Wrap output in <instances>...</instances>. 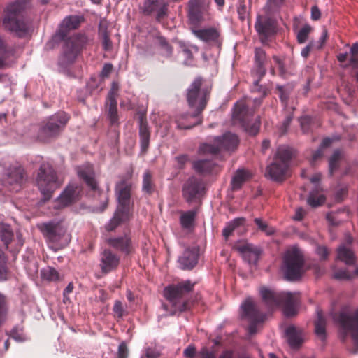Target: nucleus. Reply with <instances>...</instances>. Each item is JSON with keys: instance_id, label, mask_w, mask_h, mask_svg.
<instances>
[{"instance_id": "nucleus-1", "label": "nucleus", "mask_w": 358, "mask_h": 358, "mask_svg": "<svg viewBox=\"0 0 358 358\" xmlns=\"http://www.w3.org/2000/svg\"><path fill=\"white\" fill-rule=\"evenodd\" d=\"M252 92H259L261 97L246 99L238 101L233 111V122L234 124H239L246 132L250 135H256L259 129L260 122L259 117L253 118L254 108H250L252 103L255 106H259L263 97L266 95V90L259 86V80H255L252 87Z\"/></svg>"}, {"instance_id": "nucleus-2", "label": "nucleus", "mask_w": 358, "mask_h": 358, "mask_svg": "<svg viewBox=\"0 0 358 358\" xmlns=\"http://www.w3.org/2000/svg\"><path fill=\"white\" fill-rule=\"evenodd\" d=\"M259 292L262 300L269 308L274 309L282 306L285 316L292 317L296 314L299 303L296 293H277L266 287H262Z\"/></svg>"}, {"instance_id": "nucleus-3", "label": "nucleus", "mask_w": 358, "mask_h": 358, "mask_svg": "<svg viewBox=\"0 0 358 358\" xmlns=\"http://www.w3.org/2000/svg\"><path fill=\"white\" fill-rule=\"evenodd\" d=\"M118 205L113 217L106 225L107 231L114 230L120 224L127 222L131 215L130 206L131 184L122 180L116 185Z\"/></svg>"}, {"instance_id": "nucleus-4", "label": "nucleus", "mask_w": 358, "mask_h": 358, "mask_svg": "<svg viewBox=\"0 0 358 358\" xmlns=\"http://www.w3.org/2000/svg\"><path fill=\"white\" fill-rule=\"evenodd\" d=\"M29 0H17L8 4L2 20L3 27L20 36L28 31V24L23 15Z\"/></svg>"}, {"instance_id": "nucleus-5", "label": "nucleus", "mask_w": 358, "mask_h": 358, "mask_svg": "<svg viewBox=\"0 0 358 358\" xmlns=\"http://www.w3.org/2000/svg\"><path fill=\"white\" fill-rule=\"evenodd\" d=\"M292 150L285 145L280 146L273 162L267 167V173L273 180H282L288 173Z\"/></svg>"}, {"instance_id": "nucleus-6", "label": "nucleus", "mask_w": 358, "mask_h": 358, "mask_svg": "<svg viewBox=\"0 0 358 358\" xmlns=\"http://www.w3.org/2000/svg\"><path fill=\"white\" fill-rule=\"evenodd\" d=\"M303 256L302 252L293 247L287 250L283 259L282 270L286 279L295 280L303 273Z\"/></svg>"}, {"instance_id": "nucleus-7", "label": "nucleus", "mask_w": 358, "mask_h": 358, "mask_svg": "<svg viewBox=\"0 0 358 358\" xmlns=\"http://www.w3.org/2000/svg\"><path fill=\"white\" fill-rule=\"evenodd\" d=\"M69 120L65 112H59L50 116L38 129L37 138L41 141H48L57 136L64 128Z\"/></svg>"}, {"instance_id": "nucleus-8", "label": "nucleus", "mask_w": 358, "mask_h": 358, "mask_svg": "<svg viewBox=\"0 0 358 358\" xmlns=\"http://www.w3.org/2000/svg\"><path fill=\"white\" fill-rule=\"evenodd\" d=\"M37 185L44 196L45 199H49L52 193L59 187L62 182L59 181L51 166L48 164L41 165L36 178Z\"/></svg>"}, {"instance_id": "nucleus-9", "label": "nucleus", "mask_w": 358, "mask_h": 358, "mask_svg": "<svg viewBox=\"0 0 358 358\" xmlns=\"http://www.w3.org/2000/svg\"><path fill=\"white\" fill-rule=\"evenodd\" d=\"M209 92L208 87H203L200 78H196L189 86L187 90V101L190 107L195 108V115L201 113L204 109Z\"/></svg>"}, {"instance_id": "nucleus-10", "label": "nucleus", "mask_w": 358, "mask_h": 358, "mask_svg": "<svg viewBox=\"0 0 358 358\" xmlns=\"http://www.w3.org/2000/svg\"><path fill=\"white\" fill-rule=\"evenodd\" d=\"M38 229L48 242L63 246L71 241V236L66 228L59 223H43L38 225Z\"/></svg>"}, {"instance_id": "nucleus-11", "label": "nucleus", "mask_w": 358, "mask_h": 358, "mask_svg": "<svg viewBox=\"0 0 358 358\" xmlns=\"http://www.w3.org/2000/svg\"><path fill=\"white\" fill-rule=\"evenodd\" d=\"M87 43L85 35H75L65 41L60 62L66 65L73 63Z\"/></svg>"}, {"instance_id": "nucleus-12", "label": "nucleus", "mask_w": 358, "mask_h": 358, "mask_svg": "<svg viewBox=\"0 0 358 358\" xmlns=\"http://www.w3.org/2000/svg\"><path fill=\"white\" fill-rule=\"evenodd\" d=\"M238 144V138L236 134L230 132L222 136L215 137L213 144L204 143L200 146L199 152L202 154H215L222 150H234Z\"/></svg>"}, {"instance_id": "nucleus-13", "label": "nucleus", "mask_w": 358, "mask_h": 358, "mask_svg": "<svg viewBox=\"0 0 358 358\" xmlns=\"http://www.w3.org/2000/svg\"><path fill=\"white\" fill-rule=\"evenodd\" d=\"M193 285L190 281L187 280L177 285L166 287L164 291V296L176 310L183 311L185 310V304L182 301V298L185 293L189 292L192 289Z\"/></svg>"}, {"instance_id": "nucleus-14", "label": "nucleus", "mask_w": 358, "mask_h": 358, "mask_svg": "<svg viewBox=\"0 0 358 358\" xmlns=\"http://www.w3.org/2000/svg\"><path fill=\"white\" fill-rule=\"evenodd\" d=\"M82 188L76 182H71L63 190L55 200L53 207L60 210L69 207L77 202L80 197Z\"/></svg>"}, {"instance_id": "nucleus-15", "label": "nucleus", "mask_w": 358, "mask_h": 358, "mask_svg": "<svg viewBox=\"0 0 358 358\" xmlns=\"http://www.w3.org/2000/svg\"><path fill=\"white\" fill-rule=\"evenodd\" d=\"M346 334H350L358 345V308L352 314L343 311L334 318Z\"/></svg>"}, {"instance_id": "nucleus-16", "label": "nucleus", "mask_w": 358, "mask_h": 358, "mask_svg": "<svg viewBox=\"0 0 358 358\" xmlns=\"http://www.w3.org/2000/svg\"><path fill=\"white\" fill-rule=\"evenodd\" d=\"M242 316L247 317L250 324L248 327L250 334H253L257 331V324L261 323L264 320V315L260 314L256 303L251 298L247 299L241 305Z\"/></svg>"}, {"instance_id": "nucleus-17", "label": "nucleus", "mask_w": 358, "mask_h": 358, "mask_svg": "<svg viewBox=\"0 0 358 358\" xmlns=\"http://www.w3.org/2000/svg\"><path fill=\"white\" fill-rule=\"evenodd\" d=\"M24 178L23 168L15 164L9 166L3 174V185L10 186V190L17 192Z\"/></svg>"}, {"instance_id": "nucleus-18", "label": "nucleus", "mask_w": 358, "mask_h": 358, "mask_svg": "<svg viewBox=\"0 0 358 358\" xmlns=\"http://www.w3.org/2000/svg\"><path fill=\"white\" fill-rule=\"evenodd\" d=\"M234 248L242 256L243 259L249 264H255L260 255V249L246 241H238L236 243Z\"/></svg>"}, {"instance_id": "nucleus-19", "label": "nucleus", "mask_w": 358, "mask_h": 358, "mask_svg": "<svg viewBox=\"0 0 358 358\" xmlns=\"http://www.w3.org/2000/svg\"><path fill=\"white\" fill-rule=\"evenodd\" d=\"M143 9L148 15L155 14L157 20L160 21L167 15L168 2L166 0H145Z\"/></svg>"}, {"instance_id": "nucleus-20", "label": "nucleus", "mask_w": 358, "mask_h": 358, "mask_svg": "<svg viewBox=\"0 0 358 358\" xmlns=\"http://www.w3.org/2000/svg\"><path fill=\"white\" fill-rule=\"evenodd\" d=\"M255 27L262 43L275 31V20L268 16H259Z\"/></svg>"}, {"instance_id": "nucleus-21", "label": "nucleus", "mask_w": 358, "mask_h": 358, "mask_svg": "<svg viewBox=\"0 0 358 358\" xmlns=\"http://www.w3.org/2000/svg\"><path fill=\"white\" fill-rule=\"evenodd\" d=\"M194 34L201 41L213 44L220 48L222 43L220 31L214 27L194 29Z\"/></svg>"}, {"instance_id": "nucleus-22", "label": "nucleus", "mask_w": 358, "mask_h": 358, "mask_svg": "<svg viewBox=\"0 0 358 358\" xmlns=\"http://www.w3.org/2000/svg\"><path fill=\"white\" fill-rule=\"evenodd\" d=\"M198 257L199 249L197 248H187L178 258L179 267L183 270L192 269L198 262Z\"/></svg>"}, {"instance_id": "nucleus-23", "label": "nucleus", "mask_w": 358, "mask_h": 358, "mask_svg": "<svg viewBox=\"0 0 358 358\" xmlns=\"http://www.w3.org/2000/svg\"><path fill=\"white\" fill-rule=\"evenodd\" d=\"M202 189L201 182L197 178L192 177L184 185L183 196L187 202H191L197 197Z\"/></svg>"}, {"instance_id": "nucleus-24", "label": "nucleus", "mask_w": 358, "mask_h": 358, "mask_svg": "<svg viewBox=\"0 0 358 358\" xmlns=\"http://www.w3.org/2000/svg\"><path fill=\"white\" fill-rule=\"evenodd\" d=\"M265 51L262 48H256L255 51V66L252 73L259 78L263 77L266 73L265 64L266 62Z\"/></svg>"}, {"instance_id": "nucleus-25", "label": "nucleus", "mask_w": 358, "mask_h": 358, "mask_svg": "<svg viewBox=\"0 0 358 358\" xmlns=\"http://www.w3.org/2000/svg\"><path fill=\"white\" fill-rule=\"evenodd\" d=\"M14 55V50L7 47L0 36V70L6 69L11 66L13 63L12 57Z\"/></svg>"}, {"instance_id": "nucleus-26", "label": "nucleus", "mask_w": 358, "mask_h": 358, "mask_svg": "<svg viewBox=\"0 0 358 358\" xmlns=\"http://www.w3.org/2000/svg\"><path fill=\"white\" fill-rule=\"evenodd\" d=\"M82 19L81 17L77 15L66 17L60 24L57 34L61 37H64L67 31L77 29L79 27Z\"/></svg>"}, {"instance_id": "nucleus-27", "label": "nucleus", "mask_w": 358, "mask_h": 358, "mask_svg": "<svg viewBox=\"0 0 358 358\" xmlns=\"http://www.w3.org/2000/svg\"><path fill=\"white\" fill-rule=\"evenodd\" d=\"M77 172L79 177L83 179L92 189L95 190L96 189V182L94 178V171L91 164H86L79 166Z\"/></svg>"}, {"instance_id": "nucleus-28", "label": "nucleus", "mask_w": 358, "mask_h": 358, "mask_svg": "<svg viewBox=\"0 0 358 358\" xmlns=\"http://www.w3.org/2000/svg\"><path fill=\"white\" fill-rule=\"evenodd\" d=\"M119 263V259L109 250H105L101 259V270L108 273L114 269Z\"/></svg>"}, {"instance_id": "nucleus-29", "label": "nucleus", "mask_w": 358, "mask_h": 358, "mask_svg": "<svg viewBox=\"0 0 358 358\" xmlns=\"http://www.w3.org/2000/svg\"><path fill=\"white\" fill-rule=\"evenodd\" d=\"M286 335L288 343L292 348H298L303 341V331L294 326H290L287 329Z\"/></svg>"}, {"instance_id": "nucleus-30", "label": "nucleus", "mask_w": 358, "mask_h": 358, "mask_svg": "<svg viewBox=\"0 0 358 358\" xmlns=\"http://www.w3.org/2000/svg\"><path fill=\"white\" fill-rule=\"evenodd\" d=\"M337 259L348 265L354 264L355 262L353 251L345 244H342L338 248Z\"/></svg>"}, {"instance_id": "nucleus-31", "label": "nucleus", "mask_w": 358, "mask_h": 358, "mask_svg": "<svg viewBox=\"0 0 358 358\" xmlns=\"http://www.w3.org/2000/svg\"><path fill=\"white\" fill-rule=\"evenodd\" d=\"M108 243L112 247L127 254L129 253L132 250L131 241L127 236L110 238Z\"/></svg>"}, {"instance_id": "nucleus-32", "label": "nucleus", "mask_w": 358, "mask_h": 358, "mask_svg": "<svg viewBox=\"0 0 358 358\" xmlns=\"http://www.w3.org/2000/svg\"><path fill=\"white\" fill-rule=\"evenodd\" d=\"M250 171L245 169H238L231 180V187L234 190L238 189L242 185L251 178Z\"/></svg>"}, {"instance_id": "nucleus-33", "label": "nucleus", "mask_w": 358, "mask_h": 358, "mask_svg": "<svg viewBox=\"0 0 358 358\" xmlns=\"http://www.w3.org/2000/svg\"><path fill=\"white\" fill-rule=\"evenodd\" d=\"M139 136L141 149L145 151L148 148L150 134L148 124L142 117L139 121Z\"/></svg>"}, {"instance_id": "nucleus-34", "label": "nucleus", "mask_w": 358, "mask_h": 358, "mask_svg": "<svg viewBox=\"0 0 358 358\" xmlns=\"http://www.w3.org/2000/svg\"><path fill=\"white\" fill-rule=\"evenodd\" d=\"M193 166L195 171L199 173H209L215 169L216 164L211 159H200L195 161Z\"/></svg>"}, {"instance_id": "nucleus-35", "label": "nucleus", "mask_w": 358, "mask_h": 358, "mask_svg": "<svg viewBox=\"0 0 358 358\" xmlns=\"http://www.w3.org/2000/svg\"><path fill=\"white\" fill-rule=\"evenodd\" d=\"M326 320L321 310H317V319L315 322V331L317 336L324 339L326 335Z\"/></svg>"}, {"instance_id": "nucleus-36", "label": "nucleus", "mask_w": 358, "mask_h": 358, "mask_svg": "<svg viewBox=\"0 0 358 358\" xmlns=\"http://www.w3.org/2000/svg\"><path fill=\"white\" fill-rule=\"evenodd\" d=\"M325 201V196L319 192L317 189H313L310 194L309 196L307 199V203L309 206L313 208L321 206Z\"/></svg>"}, {"instance_id": "nucleus-37", "label": "nucleus", "mask_w": 358, "mask_h": 358, "mask_svg": "<svg viewBox=\"0 0 358 358\" xmlns=\"http://www.w3.org/2000/svg\"><path fill=\"white\" fill-rule=\"evenodd\" d=\"M196 214L194 210H189L181 214L180 222L182 228L190 229L192 227Z\"/></svg>"}, {"instance_id": "nucleus-38", "label": "nucleus", "mask_w": 358, "mask_h": 358, "mask_svg": "<svg viewBox=\"0 0 358 358\" xmlns=\"http://www.w3.org/2000/svg\"><path fill=\"white\" fill-rule=\"evenodd\" d=\"M245 222V219L243 217L236 218L231 222H229L226 227L223 229L222 234L225 238H227L231 233L238 227L243 225Z\"/></svg>"}, {"instance_id": "nucleus-39", "label": "nucleus", "mask_w": 358, "mask_h": 358, "mask_svg": "<svg viewBox=\"0 0 358 358\" xmlns=\"http://www.w3.org/2000/svg\"><path fill=\"white\" fill-rule=\"evenodd\" d=\"M13 233L10 225L5 223H0V237L6 245H8L12 240Z\"/></svg>"}, {"instance_id": "nucleus-40", "label": "nucleus", "mask_w": 358, "mask_h": 358, "mask_svg": "<svg viewBox=\"0 0 358 358\" xmlns=\"http://www.w3.org/2000/svg\"><path fill=\"white\" fill-rule=\"evenodd\" d=\"M107 103L109 105L108 117L112 124H116L118 120L117 100L107 101Z\"/></svg>"}, {"instance_id": "nucleus-41", "label": "nucleus", "mask_w": 358, "mask_h": 358, "mask_svg": "<svg viewBox=\"0 0 358 358\" xmlns=\"http://www.w3.org/2000/svg\"><path fill=\"white\" fill-rule=\"evenodd\" d=\"M343 157V153L339 150H336L329 160V172L331 174L338 168V162Z\"/></svg>"}, {"instance_id": "nucleus-42", "label": "nucleus", "mask_w": 358, "mask_h": 358, "mask_svg": "<svg viewBox=\"0 0 358 358\" xmlns=\"http://www.w3.org/2000/svg\"><path fill=\"white\" fill-rule=\"evenodd\" d=\"M254 222L257 226L258 229L264 232L266 236H271L275 231L273 227L269 226L261 218L257 217L254 220Z\"/></svg>"}, {"instance_id": "nucleus-43", "label": "nucleus", "mask_w": 358, "mask_h": 358, "mask_svg": "<svg viewBox=\"0 0 358 358\" xmlns=\"http://www.w3.org/2000/svg\"><path fill=\"white\" fill-rule=\"evenodd\" d=\"M311 31L312 27L309 24H305L303 26V27L299 29L296 35L298 43L301 44L304 43L307 41L308 35Z\"/></svg>"}, {"instance_id": "nucleus-44", "label": "nucleus", "mask_w": 358, "mask_h": 358, "mask_svg": "<svg viewBox=\"0 0 358 358\" xmlns=\"http://www.w3.org/2000/svg\"><path fill=\"white\" fill-rule=\"evenodd\" d=\"M41 275L43 278L50 281H55L59 279V273L54 268L48 267L41 271Z\"/></svg>"}, {"instance_id": "nucleus-45", "label": "nucleus", "mask_w": 358, "mask_h": 358, "mask_svg": "<svg viewBox=\"0 0 358 358\" xmlns=\"http://www.w3.org/2000/svg\"><path fill=\"white\" fill-rule=\"evenodd\" d=\"M143 190L148 193H151L152 190V175L149 171H146L143 174Z\"/></svg>"}, {"instance_id": "nucleus-46", "label": "nucleus", "mask_w": 358, "mask_h": 358, "mask_svg": "<svg viewBox=\"0 0 358 358\" xmlns=\"http://www.w3.org/2000/svg\"><path fill=\"white\" fill-rule=\"evenodd\" d=\"M157 41L161 46L162 54L165 57H169L172 53V48L168 44L166 40L162 36H159L157 38Z\"/></svg>"}, {"instance_id": "nucleus-47", "label": "nucleus", "mask_w": 358, "mask_h": 358, "mask_svg": "<svg viewBox=\"0 0 358 358\" xmlns=\"http://www.w3.org/2000/svg\"><path fill=\"white\" fill-rule=\"evenodd\" d=\"M332 141L333 140L330 138H326L322 141L320 148L313 155V161L317 160L323 155V150L329 147L331 144Z\"/></svg>"}, {"instance_id": "nucleus-48", "label": "nucleus", "mask_w": 358, "mask_h": 358, "mask_svg": "<svg viewBox=\"0 0 358 358\" xmlns=\"http://www.w3.org/2000/svg\"><path fill=\"white\" fill-rule=\"evenodd\" d=\"M350 53V64L353 67H358V42L352 45Z\"/></svg>"}, {"instance_id": "nucleus-49", "label": "nucleus", "mask_w": 358, "mask_h": 358, "mask_svg": "<svg viewBox=\"0 0 358 358\" xmlns=\"http://www.w3.org/2000/svg\"><path fill=\"white\" fill-rule=\"evenodd\" d=\"M7 268L6 257L3 251L0 249V280L6 278Z\"/></svg>"}, {"instance_id": "nucleus-50", "label": "nucleus", "mask_w": 358, "mask_h": 358, "mask_svg": "<svg viewBox=\"0 0 358 358\" xmlns=\"http://www.w3.org/2000/svg\"><path fill=\"white\" fill-rule=\"evenodd\" d=\"M113 312H114L115 316L119 318L122 317L125 315L126 310L124 308L121 301H116L115 302V304L113 306Z\"/></svg>"}, {"instance_id": "nucleus-51", "label": "nucleus", "mask_w": 358, "mask_h": 358, "mask_svg": "<svg viewBox=\"0 0 358 358\" xmlns=\"http://www.w3.org/2000/svg\"><path fill=\"white\" fill-rule=\"evenodd\" d=\"M352 274L347 270H338L334 273V278L338 280H349L352 278Z\"/></svg>"}, {"instance_id": "nucleus-52", "label": "nucleus", "mask_w": 358, "mask_h": 358, "mask_svg": "<svg viewBox=\"0 0 358 358\" xmlns=\"http://www.w3.org/2000/svg\"><path fill=\"white\" fill-rule=\"evenodd\" d=\"M117 91L118 85L117 83L113 82L112 84L111 90L108 93L107 101H113V99L117 100Z\"/></svg>"}, {"instance_id": "nucleus-53", "label": "nucleus", "mask_w": 358, "mask_h": 358, "mask_svg": "<svg viewBox=\"0 0 358 358\" xmlns=\"http://www.w3.org/2000/svg\"><path fill=\"white\" fill-rule=\"evenodd\" d=\"M198 355L199 358H215V352L209 350L207 348H203Z\"/></svg>"}, {"instance_id": "nucleus-54", "label": "nucleus", "mask_w": 358, "mask_h": 358, "mask_svg": "<svg viewBox=\"0 0 358 358\" xmlns=\"http://www.w3.org/2000/svg\"><path fill=\"white\" fill-rule=\"evenodd\" d=\"M278 89L280 93V98L281 99L282 103L285 106L287 103L289 92L282 86H279Z\"/></svg>"}, {"instance_id": "nucleus-55", "label": "nucleus", "mask_w": 358, "mask_h": 358, "mask_svg": "<svg viewBox=\"0 0 358 358\" xmlns=\"http://www.w3.org/2000/svg\"><path fill=\"white\" fill-rule=\"evenodd\" d=\"M128 354L127 347L124 342L120 344L118 348L117 358H127Z\"/></svg>"}, {"instance_id": "nucleus-56", "label": "nucleus", "mask_w": 358, "mask_h": 358, "mask_svg": "<svg viewBox=\"0 0 358 358\" xmlns=\"http://www.w3.org/2000/svg\"><path fill=\"white\" fill-rule=\"evenodd\" d=\"M316 252L322 259H325L329 255L327 248L324 246H318L317 248Z\"/></svg>"}, {"instance_id": "nucleus-57", "label": "nucleus", "mask_w": 358, "mask_h": 358, "mask_svg": "<svg viewBox=\"0 0 358 358\" xmlns=\"http://www.w3.org/2000/svg\"><path fill=\"white\" fill-rule=\"evenodd\" d=\"M113 70V65L111 64H105L102 71L101 72V76L102 78L108 77Z\"/></svg>"}, {"instance_id": "nucleus-58", "label": "nucleus", "mask_w": 358, "mask_h": 358, "mask_svg": "<svg viewBox=\"0 0 358 358\" xmlns=\"http://www.w3.org/2000/svg\"><path fill=\"white\" fill-rule=\"evenodd\" d=\"M284 3V0H268L267 5L271 9L280 8Z\"/></svg>"}, {"instance_id": "nucleus-59", "label": "nucleus", "mask_w": 358, "mask_h": 358, "mask_svg": "<svg viewBox=\"0 0 358 358\" xmlns=\"http://www.w3.org/2000/svg\"><path fill=\"white\" fill-rule=\"evenodd\" d=\"M196 349L193 345H189L183 352L184 356L187 358H192L194 357Z\"/></svg>"}, {"instance_id": "nucleus-60", "label": "nucleus", "mask_w": 358, "mask_h": 358, "mask_svg": "<svg viewBox=\"0 0 358 358\" xmlns=\"http://www.w3.org/2000/svg\"><path fill=\"white\" fill-rule=\"evenodd\" d=\"M142 356L145 358H157L159 357V353L156 350L148 348L145 350V355H143Z\"/></svg>"}, {"instance_id": "nucleus-61", "label": "nucleus", "mask_w": 358, "mask_h": 358, "mask_svg": "<svg viewBox=\"0 0 358 358\" xmlns=\"http://www.w3.org/2000/svg\"><path fill=\"white\" fill-rule=\"evenodd\" d=\"M321 17V13L317 6H313L311 8V19L313 20H318Z\"/></svg>"}, {"instance_id": "nucleus-62", "label": "nucleus", "mask_w": 358, "mask_h": 358, "mask_svg": "<svg viewBox=\"0 0 358 358\" xmlns=\"http://www.w3.org/2000/svg\"><path fill=\"white\" fill-rule=\"evenodd\" d=\"M103 46L105 50H109L112 47L111 41L106 33L103 34Z\"/></svg>"}, {"instance_id": "nucleus-63", "label": "nucleus", "mask_w": 358, "mask_h": 358, "mask_svg": "<svg viewBox=\"0 0 358 358\" xmlns=\"http://www.w3.org/2000/svg\"><path fill=\"white\" fill-rule=\"evenodd\" d=\"M292 117L290 115H288L286 117V118L284 120L282 125V129H281V134L282 135L286 132L287 129L288 128V127L292 121Z\"/></svg>"}, {"instance_id": "nucleus-64", "label": "nucleus", "mask_w": 358, "mask_h": 358, "mask_svg": "<svg viewBox=\"0 0 358 358\" xmlns=\"http://www.w3.org/2000/svg\"><path fill=\"white\" fill-rule=\"evenodd\" d=\"M314 45L313 43H309L306 47H304L301 52L303 57L306 58L310 53V50L313 48Z\"/></svg>"}]
</instances>
